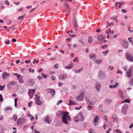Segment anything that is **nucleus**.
Returning a JSON list of instances; mask_svg holds the SVG:
<instances>
[{"mask_svg": "<svg viewBox=\"0 0 133 133\" xmlns=\"http://www.w3.org/2000/svg\"><path fill=\"white\" fill-rule=\"evenodd\" d=\"M35 96H36V97L35 98V101L39 100L40 96L37 95V94H36Z\"/></svg>", "mask_w": 133, "mask_h": 133, "instance_id": "30", "label": "nucleus"}, {"mask_svg": "<svg viewBox=\"0 0 133 133\" xmlns=\"http://www.w3.org/2000/svg\"><path fill=\"white\" fill-rule=\"evenodd\" d=\"M69 105H76L77 104L75 103L74 101H72L71 100L69 99Z\"/></svg>", "mask_w": 133, "mask_h": 133, "instance_id": "27", "label": "nucleus"}, {"mask_svg": "<svg viewBox=\"0 0 133 133\" xmlns=\"http://www.w3.org/2000/svg\"><path fill=\"white\" fill-rule=\"evenodd\" d=\"M72 88L74 90H76L77 88V87L74 85H72Z\"/></svg>", "mask_w": 133, "mask_h": 133, "instance_id": "43", "label": "nucleus"}, {"mask_svg": "<svg viewBox=\"0 0 133 133\" xmlns=\"http://www.w3.org/2000/svg\"><path fill=\"white\" fill-rule=\"evenodd\" d=\"M119 96L122 99H124L125 97V94L121 91H119Z\"/></svg>", "mask_w": 133, "mask_h": 133, "instance_id": "20", "label": "nucleus"}, {"mask_svg": "<svg viewBox=\"0 0 133 133\" xmlns=\"http://www.w3.org/2000/svg\"><path fill=\"white\" fill-rule=\"evenodd\" d=\"M126 57L127 60L130 62L133 61V56L128 53H127L126 54Z\"/></svg>", "mask_w": 133, "mask_h": 133, "instance_id": "3", "label": "nucleus"}, {"mask_svg": "<svg viewBox=\"0 0 133 133\" xmlns=\"http://www.w3.org/2000/svg\"><path fill=\"white\" fill-rule=\"evenodd\" d=\"M112 25H113V23H111L110 24L109 23H107V26L106 27H107Z\"/></svg>", "mask_w": 133, "mask_h": 133, "instance_id": "53", "label": "nucleus"}, {"mask_svg": "<svg viewBox=\"0 0 133 133\" xmlns=\"http://www.w3.org/2000/svg\"><path fill=\"white\" fill-rule=\"evenodd\" d=\"M82 38H80L79 39V41L83 44H84V43L82 41Z\"/></svg>", "mask_w": 133, "mask_h": 133, "instance_id": "41", "label": "nucleus"}, {"mask_svg": "<svg viewBox=\"0 0 133 133\" xmlns=\"http://www.w3.org/2000/svg\"><path fill=\"white\" fill-rule=\"evenodd\" d=\"M4 2L6 5H9V3L7 0H5V1Z\"/></svg>", "mask_w": 133, "mask_h": 133, "instance_id": "51", "label": "nucleus"}, {"mask_svg": "<svg viewBox=\"0 0 133 133\" xmlns=\"http://www.w3.org/2000/svg\"><path fill=\"white\" fill-rule=\"evenodd\" d=\"M5 43L6 44H10V42L9 40H8L5 41Z\"/></svg>", "mask_w": 133, "mask_h": 133, "instance_id": "59", "label": "nucleus"}, {"mask_svg": "<svg viewBox=\"0 0 133 133\" xmlns=\"http://www.w3.org/2000/svg\"><path fill=\"white\" fill-rule=\"evenodd\" d=\"M90 58L92 59H95L96 58V56L95 54H92L89 55Z\"/></svg>", "mask_w": 133, "mask_h": 133, "instance_id": "22", "label": "nucleus"}, {"mask_svg": "<svg viewBox=\"0 0 133 133\" xmlns=\"http://www.w3.org/2000/svg\"><path fill=\"white\" fill-rule=\"evenodd\" d=\"M12 110V108L11 107H7L5 109V111H8V110Z\"/></svg>", "mask_w": 133, "mask_h": 133, "instance_id": "37", "label": "nucleus"}, {"mask_svg": "<svg viewBox=\"0 0 133 133\" xmlns=\"http://www.w3.org/2000/svg\"><path fill=\"white\" fill-rule=\"evenodd\" d=\"M58 67V64H56L54 66L55 69H57Z\"/></svg>", "mask_w": 133, "mask_h": 133, "instance_id": "47", "label": "nucleus"}, {"mask_svg": "<svg viewBox=\"0 0 133 133\" xmlns=\"http://www.w3.org/2000/svg\"><path fill=\"white\" fill-rule=\"evenodd\" d=\"M123 47L125 49H127L128 47V43L123 41L122 42Z\"/></svg>", "mask_w": 133, "mask_h": 133, "instance_id": "12", "label": "nucleus"}, {"mask_svg": "<svg viewBox=\"0 0 133 133\" xmlns=\"http://www.w3.org/2000/svg\"><path fill=\"white\" fill-rule=\"evenodd\" d=\"M25 120L22 118H20L18 119L17 121V124L18 125H22L25 122Z\"/></svg>", "mask_w": 133, "mask_h": 133, "instance_id": "2", "label": "nucleus"}, {"mask_svg": "<svg viewBox=\"0 0 133 133\" xmlns=\"http://www.w3.org/2000/svg\"><path fill=\"white\" fill-rule=\"evenodd\" d=\"M4 4L3 3H1L0 4V7L2 9H4V8L3 6Z\"/></svg>", "mask_w": 133, "mask_h": 133, "instance_id": "45", "label": "nucleus"}, {"mask_svg": "<svg viewBox=\"0 0 133 133\" xmlns=\"http://www.w3.org/2000/svg\"><path fill=\"white\" fill-rule=\"evenodd\" d=\"M111 102V100L110 99H106L105 101V103L108 104H110Z\"/></svg>", "mask_w": 133, "mask_h": 133, "instance_id": "28", "label": "nucleus"}, {"mask_svg": "<svg viewBox=\"0 0 133 133\" xmlns=\"http://www.w3.org/2000/svg\"><path fill=\"white\" fill-rule=\"evenodd\" d=\"M111 128H109L108 130L107 131V133H109V132L111 131Z\"/></svg>", "mask_w": 133, "mask_h": 133, "instance_id": "62", "label": "nucleus"}, {"mask_svg": "<svg viewBox=\"0 0 133 133\" xmlns=\"http://www.w3.org/2000/svg\"><path fill=\"white\" fill-rule=\"evenodd\" d=\"M119 3V8H120L122 6V5L124 4V2H120Z\"/></svg>", "mask_w": 133, "mask_h": 133, "instance_id": "31", "label": "nucleus"}, {"mask_svg": "<svg viewBox=\"0 0 133 133\" xmlns=\"http://www.w3.org/2000/svg\"><path fill=\"white\" fill-rule=\"evenodd\" d=\"M32 103V101H30L28 104V105L29 107H31V104Z\"/></svg>", "mask_w": 133, "mask_h": 133, "instance_id": "48", "label": "nucleus"}, {"mask_svg": "<svg viewBox=\"0 0 133 133\" xmlns=\"http://www.w3.org/2000/svg\"><path fill=\"white\" fill-rule=\"evenodd\" d=\"M92 41V37L91 36H89V40L88 42L89 43H91Z\"/></svg>", "mask_w": 133, "mask_h": 133, "instance_id": "26", "label": "nucleus"}, {"mask_svg": "<svg viewBox=\"0 0 133 133\" xmlns=\"http://www.w3.org/2000/svg\"><path fill=\"white\" fill-rule=\"evenodd\" d=\"M13 119L15 121H16L17 118V116L16 114H14L13 115Z\"/></svg>", "mask_w": 133, "mask_h": 133, "instance_id": "32", "label": "nucleus"}, {"mask_svg": "<svg viewBox=\"0 0 133 133\" xmlns=\"http://www.w3.org/2000/svg\"><path fill=\"white\" fill-rule=\"evenodd\" d=\"M82 69H83L82 68V69H80L79 70H76L75 69L74 70V71L75 72V73H78L79 72L82 70Z\"/></svg>", "mask_w": 133, "mask_h": 133, "instance_id": "34", "label": "nucleus"}, {"mask_svg": "<svg viewBox=\"0 0 133 133\" xmlns=\"http://www.w3.org/2000/svg\"><path fill=\"white\" fill-rule=\"evenodd\" d=\"M92 107L91 106L89 105L88 107V109L89 110H91L92 109Z\"/></svg>", "mask_w": 133, "mask_h": 133, "instance_id": "58", "label": "nucleus"}, {"mask_svg": "<svg viewBox=\"0 0 133 133\" xmlns=\"http://www.w3.org/2000/svg\"><path fill=\"white\" fill-rule=\"evenodd\" d=\"M5 85H4V86H2L0 85V90L1 91H2L3 90L4 88L5 87Z\"/></svg>", "mask_w": 133, "mask_h": 133, "instance_id": "39", "label": "nucleus"}, {"mask_svg": "<svg viewBox=\"0 0 133 133\" xmlns=\"http://www.w3.org/2000/svg\"><path fill=\"white\" fill-rule=\"evenodd\" d=\"M3 98L2 95L0 94V101L1 102H3Z\"/></svg>", "mask_w": 133, "mask_h": 133, "instance_id": "44", "label": "nucleus"}, {"mask_svg": "<svg viewBox=\"0 0 133 133\" xmlns=\"http://www.w3.org/2000/svg\"><path fill=\"white\" fill-rule=\"evenodd\" d=\"M122 68L124 69V70L126 71L127 69V66H123Z\"/></svg>", "mask_w": 133, "mask_h": 133, "instance_id": "49", "label": "nucleus"}, {"mask_svg": "<svg viewBox=\"0 0 133 133\" xmlns=\"http://www.w3.org/2000/svg\"><path fill=\"white\" fill-rule=\"evenodd\" d=\"M74 28H77L78 27V25L77 24L76 22V21H75L74 23Z\"/></svg>", "mask_w": 133, "mask_h": 133, "instance_id": "33", "label": "nucleus"}, {"mask_svg": "<svg viewBox=\"0 0 133 133\" xmlns=\"http://www.w3.org/2000/svg\"><path fill=\"white\" fill-rule=\"evenodd\" d=\"M24 17V16H20L18 17V20H22L23 19Z\"/></svg>", "mask_w": 133, "mask_h": 133, "instance_id": "42", "label": "nucleus"}, {"mask_svg": "<svg viewBox=\"0 0 133 133\" xmlns=\"http://www.w3.org/2000/svg\"><path fill=\"white\" fill-rule=\"evenodd\" d=\"M109 69H110L111 70H112L114 69V67L111 66H109Z\"/></svg>", "mask_w": 133, "mask_h": 133, "instance_id": "54", "label": "nucleus"}, {"mask_svg": "<svg viewBox=\"0 0 133 133\" xmlns=\"http://www.w3.org/2000/svg\"><path fill=\"white\" fill-rule=\"evenodd\" d=\"M74 65L73 64L71 63L70 64L68 65V66H65V68L66 69H71Z\"/></svg>", "mask_w": 133, "mask_h": 133, "instance_id": "18", "label": "nucleus"}, {"mask_svg": "<svg viewBox=\"0 0 133 133\" xmlns=\"http://www.w3.org/2000/svg\"><path fill=\"white\" fill-rule=\"evenodd\" d=\"M115 131L117 132V133H119V132H121L118 129L115 130Z\"/></svg>", "mask_w": 133, "mask_h": 133, "instance_id": "63", "label": "nucleus"}, {"mask_svg": "<svg viewBox=\"0 0 133 133\" xmlns=\"http://www.w3.org/2000/svg\"><path fill=\"white\" fill-rule=\"evenodd\" d=\"M77 119L80 121H82L84 119V117L81 114H78L77 116Z\"/></svg>", "mask_w": 133, "mask_h": 133, "instance_id": "14", "label": "nucleus"}, {"mask_svg": "<svg viewBox=\"0 0 133 133\" xmlns=\"http://www.w3.org/2000/svg\"><path fill=\"white\" fill-rule=\"evenodd\" d=\"M62 102H63V101L62 100H59L58 101V102L57 103V105H58L59 104V103H61Z\"/></svg>", "mask_w": 133, "mask_h": 133, "instance_id": "52", "label": "nucleus"}, {"mask_svg": "<svg viewBox=\"0 0 133 133\" xmlns=\"http://www.w3.org/2000/svg\"><path fill=\"white\" fill-rule=\"evenodd\" d=\"M128 107V105L127 104H125L123 107V108L122 110V113L125 114L127 113V110Z\"/></svg>", "mask_w": 133, "mask_h": 133, "instance_id": "6", "label": "nucleus"}, {"mask_svg": "<svg viewBox=\"0 0 133 133\" xmlns=\"http://www.w3.org/2000/svg\"><path fill=\"white\" fill-rule=\"evenodd\" d=\"M95 62L99 64L101 63L102 60H99V59H96V60Z\"/></svg>", "mask_w": 133, "mask_h": 133, "instance_id": "35", "label": "nucleus"}, {"mask_svg": "<svg viewBox=\"0 0 133 133\" xmlns=\"http://www.w3.org/2000/svg\"><path fill=\"white\" fill-rule=\"evenodd\" d=\"M112 117L113 119V121L115 122H117L118 120V118L116 115L115 114H114L112 115Z\"/></svg>", "mask_w": 133, "mask_h": 133, "instance_id": "15", "label": "nucleus"}, {"mask_svg": "<svg viewBox=\"0 0 133 133\" xmlns=\"http://www.w3.org/2000/svg\"><path fill=\"white\" fill-rule=\"evenodd\" d=\"M62 114L63 115L62 117V122L66 125H68L69 122L71 121V118L68 115L69 112H63Z\"/></svg>", "mask_w": 133, "mask_h": 133, "instance_id": "1", "label": "nucleus"}, {"mask_svg": "<svg viewBox=\"0 0 133 133\" xmlns=\"http://www.w3.org/2000/svg\"><path fill=\"white\" fill-rule=\"evenodd\" d=\"M16 84V82L14 81H12L9 82L8 85V86H10V85H14Z\"/></svg>", "mask_w": 133, "mask_h": 133, "instance_id": "23", "label": "nucleus"}, {"mask_svg": "<svg viewBox=\"0 0 133 133\" xmlns=\"http://www.w3.org/2000/svg\"><path fill=\"white\" fill-rule=\"evenodd\" d=\"M58 84L59 87H61L62 85H63V84L61 82H58Z\"/></svg>", "mask_w": 133, "mask_h": 133, "instance_id": "50", "label": "nucleus"}, {"mask_svg": "<svg viewBox=\"0 0 133 133\" xmlns=\"http://www.w3.org/2000/svg\"><path fill=\"white\" fill-rule=\"evenodd\" d=\"M111 84H112V85H110L109 86L110 88L111 89L115 88L118 85V84L117 83H116L115 84L112 83Z\"/></svg>", "mask_w": 133, "mask_h": 133, "instance_id": "21", "label": "nucleus"}, {"mask_svg": "<svg viewBox=\"0 0 133 133\" xmlns=\"http://www.w3.org/2000/svg\"><path fill=\"white\" fill-rule=\"evenodd\" d=\"M51 89H49L47 90L46 92L48 93H50V91L51 90Z\"/></svg>", "mask_w": 133, "mask_h": 133, "instance_id": "55", "label": "nucleus"}, {"mask_svg": "<svg viewBox=\"0 0 133 133\" xmlns=\"http://www.w3.org/2000/svg\"><path fill=\"white\" fill-rule=\"evenodd\" d=\"M97 40H99L100 41H102L105 38L104 36L102 35H99L97 37Z\"/></svg>", "mask_w": 133, "mask_h": 133, "instance_id": "17", "label": "nucleus"}, {"mask_svg": "<svg viewBox=\"0 0 133 133\" xmlns=\"http://www.w3.org/2000/svg\"><path fill=\"white\" fill-rule=\"evenodd\" d=\"M89 95L87 94L85 96V99L87 102V103L88 104H90L91 103L90 102L89 99H88V97L89 96Z\"/></svg>", "mask_w": 133, "mask_h": 133, "instance_id": "24", "label": "nucleus"}, {"mask_svg": "<svg viewBox=\"0 0 133 133\" xmlns=\"http://www.w3.org/2000/svg\"><path fill=\"white\" fill-rule=\"evenodd\" d=\"M101 85L100 84L97 83L95 85V87L96 89L98 91H99L101 88Z\"/></svg>", "mask_w": 133, "mask_h": 133, "instance_id": "19", "label": "nucleus"}, {"mask_svg": "<svg viewBox=\"0 0 133 133\" xmlns=\"http://www.w3.org/2000/svg\"><path fill=\"white\" fill-rule=\"evenodd\" d=\"M18 99L17 98H16L15 99V107H17V101Z\"/></svg>", "mask_w": 133, "mask_h": 133, "instance_id": "36", "label": "nucleus"}, {"mask_svg": "<svg viewBox=\"0 0 133 133\" xmlns=\"http://www.w3.org/2000/svg\"><path fill=\"white\" fill-rule=\"evenodd\" d=\"M13 75L17 77V78L19 79V82L20 83H22L23 82L22 77H19L21 76L20 75H18L16 73H14Z\"/></svg>", "mask_w": 133, "mask_h": 133, "instance_id": "9", "label": "nucleus"}, {"mask_svg": "<svg viewBox=\"0 0 133 133\" xmlns=\"http://www.w3.org/2000/svg\"><path fill=\"white\" fill-rule=\"evenodd\" d=\"M67 75L65 74L59 75L58 76V78L59 79L64 80L67 77Z\"/></svg>", "mask_w": 133, "mask_h": 133, "instance_id": "11", "label": "nucleus"}, {"mask_svg": "<svg viewBox=\"0 0 133 133\" xmlns=\"http://www.w3.org/2000/svg\"><path fill=\"white\" fill-rule=\"evenodd\" d=\"M101 111L102 112L104 113H106L107 112V111L106 110H102Z\"/></svg>", "mask_w": 133, "mask_h": 133, "instance_id": "61", "label": "nucleus"}, {"mask_svg": "<svg viewBox=\"0 0 133 133\" xmlns=\"http://www.w3.org/2000/svg\"><path fill=\"white\" fill-rule=\"evenodd\" d=\"M35 91V89H31L29 90V95L30 97V98H31L32 96L34 95V93Z\"/></svg>", "mask_w": 133, "mask_h": 133, "instance_id": "10", "label": "nucleus"}, {"mask_svg": "<svg viewBox=\"0 0 133 133\" xmlns=\"http://www.w3.org/2000/svg\"><path fill=\"white\" fill-rule=\"evenodd\" d=\"M106 32L107 34H111V31L110 29H108L106 31Z\"/></svg>", "mask_w": 133, "mask_h": 133, "instance_id": "40", "label": "nucleus"}, {"mask_svg": "<svg viewBox=\"0 0 133 133\" xmlns=\"http://www.w3.org/2000/svg\"><path fill=\"white\" fill-rule=\"evenodd\" d=\"M50 93L53 96H54L55 95V90L54 89H51Z\"/></svg>", "mask_w": 133, "mask_h": 133, "instance_id": "29", "label": "nucleus"}, {"mask_svg": "<svg viewBox=\"0 0 133 133\" xmlns=\"http://www.w3.org/2000/svg\"><path fill=\"white\" fill-rule=\"evenodd\" d=\"M2 75L3 79L5 80L9 77L10 74L6 72H4L2 73Z\"/></svg>", "mask_w": 133, "mask_h": 133, "instance_id": "7", "label": "nucleus"}, {"mask_svg": "<svg viewBox=\"0 0 133 133\" xmlns=\"http://www.w3.org/2000/svg\"><path fill=\"white\" fill-rule=\"evenodd\" d=\"M108 51H103L102 52V53L103 54H104L105 55L107 54L108 53Z\"/></svg>", "mask_w": 133, "mask_h": 133, "instance_id": "56", "label": "nucleus"}, {"mask_svg": "<svg viewBox=\"0 0 133 133\" xmlns=\"http://www.w3.org/2000/svg\"><path fill=\"white\" fill-rule=\"evenodd\" d=\"M85 94L84 92H82L81 94L78 97H76L77 100L79 101H81L82 100L84 97Z\"/></svg>", "mask_w": 133, "mask_h": 133, "instance_id": "4", "label": "nucleus"}, {"mask_svg": "<svg viewBox=\"0 0 133 133\" xmlns=\"http://www.w3.org/2000/svg\"><path fill=\"white\" fill-rule=\"evenodd\" d=\"M51 121V119L50 118V116L49 115H47L45 119L44 122L48 124H50Z\"/></svg>", "mask_w": 133, "mask_h": 133, "instance_id": "8", "label": "nucleus"}, {"mask_svg": "<svg viewBox=\"0 0 133 133\" xmlns=\"http://www.w3.org/2000/svg\"><path fill=\"white\" fill-rule=\"evenodd\" d=\"M105 76V75L103 72L102 71L99 72L98 74V76L100 78L104 77Z\"/></svg>", "mask_w": 133, "mask_h": 133, "instance_id": "13", "label": "nucleus"}, {"mask_svg": "<svg viewBox=\"0 0 133 133\" xmlns=\"http://www.w3.org/2000/svg\"><path fill=\"white\" fill-rule=\"evenodd\" d=\"M99 119L98 116H96L95 117L93 121L95 125H96L97 124V122L98 120Z\"/></svg>", "mask_w": 133, "mask_h": 133, "instance_id": "16", "label": "nucleus"}, {"mask_svg": "<svg viewBox=\"0 0 133 133\" xmlns=\"http://www.w3.org/2000/svg\"><path fill=\"white\" fill-rule=\"evenodd\" d=\"M129 84L130 85L133 86V78H132L130 81Z\"/></svg>", "mask_w": 133, "mask_h": 133, "instance_id": "38", "label": "nucleus"}, {"mask_svg": "<svg viewBox=\"0 0 133 133\" xmlns=\"http://www.w3.org/2000/svg\"><path fill=\"white\" fill-rule=\"evenodd\" d=\"M37 78L38 79H42V77L41 76H39L37 77Z\"/></svg>", "mask_w": 133, "mask_h": 133, "instance_id": "64", "label": "nucleus"}, {"mask_svg": "<svg viewBox=\"0 0 133 133\" xmlns=\"http://www.w3.org/2000/svg\"><path fill=\"white\" fill-rule=\"evenodd\" d=\"M130 99H129V100L127 99H126L124 101H123V102H122V103H124V102H128V103H129V102H130Z\"/></svg>", "mask_w": 133, "mask_h": 133, "instance_id": "46", "label": "nucleus"}, {"mask_svg": "<svg viewBox=\"0 0 133 133\" xmlns=\"http://www.w3.org/2000/svg\"><path fill=\"white\" fill-rule=\"evenodd\" d=\"M34 133H40V132L39 131L36 130V129H34Z\"/></svg>", "mask_w": 133, "mask_h": 133, "instance_id": "57", "label": "nucleus"}, {"mask_svg": "<svg viewBox=\"0 0 133 133\" xmlns=\"http://www.w3.org/2000/svg\"><path fill=\"white\" fill-rule=\"evenodd\" d=\"M122 11L123 13H126L127 11L124 9H123L122 10Z\"/></svg>", "mask_w": 133, "mask_h": 133, "instance_id": "60", "label": "nucleus"}, {"mask_svg": "<svg viewBox=\"0 0 133 133\" xmlns=\"http://www.w3.org/2000/svg\"><path fill=\"white\" fill-rule=\"evenodd\" d=\"M132 67H130L126 72V76L129 78L132 75Z\"/></svg>", "mask_w": 133, "mask_h": 133, "instance_id": "5", "label": "nucleus"}, {"mask_svg": "<svg viewBox=\"0 0 133 133\" xmlns=\"http://www.w3.org/2000/svg\"><path fill=\"white\" fill-rule=\"evenodd\" d=\"M35 103L36 104L38 105H40L42 104V101L39 100H36L35 101Z\"/></svg>", "mask_w": 133, "mask_h": 133, "instance_id": "25", "label": "nucleus"}]
</instances>
